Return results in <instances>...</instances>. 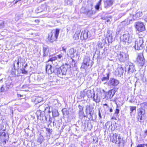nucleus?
<instances>
[{"label": "nucleus", "mask_w": 147, "mask_h": 147, "mask_svg": "<svg viewBox=\"0 0 147 147\" xmlns=\"http://www.w3.org/2000/svg\"><path fill=\"white\" fill-rule=\"evenodd\" d=\"M141 107L138 109L137 113V118L138 121L143 122L145 119V108L147 109V102H145L140 104Z\"/></svg>", "instance_id": "1"}, {"label": "nucleus", "mask_w": 147, "mask_h": 147, "mask_svg": "<svg viewBox=\"0 0 147 147\" xmlns=\"http://www.w3.org/2000/svg\"><path fill=\"white\" fill-rule=\"evenodd\" d=\"M59 33V29H57L55 30H52L48 34V39L51 42H53L56 40Z\"/></svg>", "instance_id": "2"}, {"label": "nucleus", "mask_w": 147, "mask_h": 147, "mask_svg": "<svg viewBox=\"0 0 147 147\" xmlns=\"http://www.w3.org/2000/svg\"><path fill=\"white\" fill-rule=\"evenodd\" d=\"M93 9L92 4L91 3L88 5L87 8L82 7L81 8L80 12L82 13L90 16L94 13V11L92 10Z\"/></svg>", "instance_id": "3"}, {"label": "nucleus", "mask_w": 147, "mask_h": 147, "mask_svg": "<svg viewBox=\"0 0 147 147\" xmlns=\"http://www.w3.org/2000/svg\"><path fill=\"white\" fill-rule=\"evenodd\" d=\"M144 39L143 38L139 37L134 42L133 47L136 50H140L144 47Z\"/></svg>", "instance_id": "4"}, {"label": "nucleus", "mask_w": 147, "mask_h": 147, "mask_svg": "<svg viewBox=\"0 0 147 147\" xmlns=\"http://www.w3.org/2000/svg\"><path fill=\"white\" fill-rule=\"evenodd\" d=\"M25 59L21 57H18L17 59L13 62V66L15 69L16 70L20 68L21 65H23L25 64Z\"/></svg>", "instance_id": "5"}, {"label": "nucleus", "mask_w": 147, "mask_h": 147, "mask_svg": "<svg viewBox=\"0 0 147 147\" xmlns=\"http://www.w3.org/2000/svg\"><path fill=\"white\" fill-rule=\"evenodd\" d=\"M68 65H63L59 68H55V73L57 74L58 76L61 77L66 74L67 68Z\"/></svg>", "instance_id": "6"}, {"label": "nucleus", "mask_w": 147, "mask_h": 147, "mask_svg": "<svg viewBox=\"0 0 147 147\" xmlns=\"http://www.w3.org/2000/svg\"><path fill=\"white\" fill-rule=\"evenodd\" d=\"M85 113L87 115H89V119L93 120V115L94 114V107L92 105H88L85 107Z\"/></svg>", "instance_id": "7"}, {"label": "nucleus", "mask_w": 147, "mask_h": 147, "mask_svg": "<svg viewBox=\"0 0 147 147\" xmlns=\"http://www.w3.org/2000/svg\"><path fill=\"white\" fill-rule=\"evenodd\" d=\"M127 71L128 74H131L136 71L135 66L133 63L130 62H128L126 64L125 67V71Z\"/></svg>", "instance_id": "8"}, {"label": "nucleus", "mask_w": 147, "mask_h": 147, "mask_svg": "<svg viewBox=\"0 0 147 147\" xmlns=\"http://www.w3.org/2000/svg\"><path fill=\"white\" fill-rule=\"evenodd\" d=\"M119 83V80L113 78H111L107 82V85L109 86L114 87L117 86Z\"/></svg>", "instance_id": "9"}, {"label": "nucleus", "mask_w": 147, "mask_h": 147, "mask_svg": "<svg viewBox=\"0 0 147 147\" xmlns=\"http://www.w3.org/2000/svg\"><path fill=\"white\" fill-rule=\"evenodd\" d=\"M92 92V93L91 92V90L88 91L87 96L88 98H93L94 101L96 102H98L100 101V97L98 96L97 94L95 95L94 92Z\"/></svg>", "instance_id": "10"}, {"label": "nucleus", "mask_w": 147, "mask_h": 147, "mask_svg": "<svg viewBox=\"0 0 147 147\" xmlns=\"http://www.w3.org/2000/svg\"><path fill=\"white\" fill-rule=\"evenodd\" d=\"M119 59L120 62H124L129 59V55L127 53L120 52L118 55Z\"/></svg>", "instance_id": "11"}, {"label": "nucleus", "mask_w": 147, "mask_h": 147, "mask_svg": "<svg viewBox=\"0 0 147 147\" xmlns=\"http://www.w3.org/2000/svg\"><path fill=\"white\" fill-rule=\"evenodd\" d=\"M90 32L87 30H85L82 32L80 36V38L82 40H86L88 38L90 39Z\"/></svg>", "instance_id": "12"}, {"label": "nucleus", "mask_w": 147, "mask_h": 147, "mask_svg": "<svg viewBox=\"0 0 147 147\" xmlns=\"http://www.w3.org/2000/svg\"><path fill=\"white\" fill-rule=\"evenodd\" d=\"M121 39L123 44L125 45L126 44L128 45L132 41L131 38L130 37V35L128 33L123 34Z\"/></svg>", "instance_id": "13"}, {"label": "nucleus", "mask_w": 147, "mask_h": 147, "mask_svg": "<svg viewBox=\"0 0 147 147\" xmlns=\"http://www.w3.org/2000/svg\"><path fill=\"white\" fill-rule=\"evenodd\" d=\"M135 26L136 29L139 32H142L145 30V26L142 22H136Z\"/></svg>", "instance_id": "14"}, {"label": "nucleus", "mask_w": 147, "mask_h": 147, "mask_svg": "<svg viewBox=\"0 0 147 147\" xmlns=\"http://www.w3.org/2000/svg\"><path fill=\"white\" fill-rule=\"evenodd\" d=\"M137 61L140 66H143L145 63V60L144 56L142 53L138 54L137 58Z\"/></svg>", "instance_id": "15"}, {"label": "nucleus", "mask_w": 147, "mask_h": 147, "mask_svg": "<svg viewBox=\"0 0 147 147\" xmlns=\"http://www.w3.org/2000/svg\"><path fill=\"white\" fill-rule=\"evenodd\" d=\"M36 114L38 119L42 120L47 121L48 120L47 117L46 116H45V112H42L40 110H37Z\"/></svg>", "instance_id": "16"}, {"label": "nucleus", "mask_w": 147, "mask_h": 147, "mask_svg": "<svg viewBox=\"0 0 147 147\" xmlns=\"http://www.w3.org/2000/svg\"><path fill=\"white\" fill-rule=\"evenodd\" d=\"M113 39L112 32L110 30L108 31L106 35V37L105 38V42L107 40L109 44L111 43L113 41Z\"/></svg>", "instance_id": "17"}, {"label": "nucleus", "mask_w": 147, "mask_h": 147, "mask_svg": "<svg viewBox=\"0 0 147 147\" xmlns=\"http://www.w3.org/2000/svg\"><path fill=\"white\" fill-rule=\"evenodd\" d=\"M46 72L48 74H51L53 73H55V68H52V65L49 64H47L46 67Z\"/></svg>", "instance_id": "18"}, {"label": "nucleus", "mask_w": 147, "mask_h": 147, "mask_svg": "<svg viewBox=\"0 0 147 147\" xmlns=\"http://www.w3.org/2000/svg\"><path fill=\"white\" fill-rule=\"evenodd\" d=\"M115 94V92L113 90H109L106 93L105 98L107 100H110L113 97Z\"/></svg>", "instance_id": "19"}, {"label": "nucleus", "mask_w": 147, "mask_h": 147, "mask_svg": "<svg viewBox=\"0 0 147 147\" xmlns=\"http://www.w3.org/2000/svg\"><path fill=\"white\" fill-rule=\"evenodd\" d=\"M113 0H104V7L108 8L111 6L113 4Z\"/></svg>", "instance_id": "20"}, {"label": "nucleus", "mask_w": 147, "mask_h": 147, "mask_svg": "<svg viewBox=\"0 0 147 147\" xmlns=\"http://www.w3.org/2000/svg\"><path fill=\"white\" fill-rule=\"evenodd\" d=\"M117 141V144L122 145L123 146H124V145L125 143V141L124 138L123 137L122 138L121 136H120V135H119L118 136Z\"/></svg>", "instance_id": "21"}, {"label": "nucleus", "mask_w": 147, "mask_h": 147, "mask_svg": "<svg viewBox=\"0 0 147 147\" xmlns=\"http://www.w3.org/2000/svg\"><path fill=\"white\" fill-rule=\"evenodd\" d=\"M110 75L109 73H107L106 74V76H104L101 78V81L104 82V84H107V81L109 80Z\"/></svg>", "instance_id": "22"}, {"label": "nucleus", "mask_w": 147, "mask_h": 147, "mask_svg": "<svg viewBox=\"0 0 147 147\" xmlns=\"http://www.w3.org/2000/svg\"><path fill=\"white\" fill-rule=\"evenodd\" d=\"M133 14V18L134 20H136L138 19L140 17L142 16V12L140 11H137L135 14Z\"/></svg>", "instance_id": "23"}, {"label": "nucleus", "mask_w": 147, "mask_h": 147, "mask_svg": "<svg viewBox=\"0 0 147 147\" xmlns=\"http://www.w3.org/2000/svg\"><path fill=\"white\" fill-rule=\"evenodd\" d=\"M49 49L47 46H45L43 48V56L45 57L47 56L49 54Z\"/></svg>", "instance_id": "24"}, {"label": "nucleus", "mask_w": 147, "mask_h": 147, "mask_svg": "<svg viewBox=\"0 0 147 147\" xmlns=\"http://www.w3.org/2000/svg\"><path fill=\"white\" fill-rule=\"evenodd\" d=\"M46 9V5L45 4L42 5L41 6L38 7L36 11L37 13L42 12Z\"/></svg>", "instance_id": "25"}, {"label": "nucleus", "mask_w": 147, "mask_h": 147, "mask_svg": "<svg viewBox=\"0 0 147 147\" xmlns=\"http://www.w3.org/2000/svg\"><path fill=\"white\" fill-rule=\"evenodd\" d=\"M119 135H120L115 133L113 136H112L111 138V140L112 142L113 143H116L118 142V138Z\"/></svg>", "instance_id": "26"}, {"label": "nucleus", "mask_w": 147, "mask_h": 147, "mask_svg": "<svg viewBox=\"0 0 147 147\" xmlns=\"http://www.w3.org/2000/svg\"><path fill=\"white\" fill-rule=\"evenodd\" d=\"M105 40L104 39H102L99 40L97 43V46L98 47L102 48L105 45Z\"/></svg>", "instance_id": "27"}, {"label": "nucleus", "mask_w": 147, "mask_h": 147, "mask_svg": "<svg viewBox=\"0 0 147 147\" xmlns=\"http://www.w3.org/2000/svg\"><path fill=\"white\" fill-rule=\"evenodd\" d=\"M44 112H45V116H46L45 115V114L47 113V115L46 116L47 117L48 113V114L49 117V121H50V116L49 115V114L51 113V111L50 110V107L47 105L45 109V111H44Z\"/></svg>", "instance_id": "28"}, {"label": "nucleus", "mask_w": 147, "mask_h": 147, "mask_svg": "<svg viewBox=\"0 0 147 147\" xmlns=\"http://www.w3.org/2000/svg\"><path fill=\"white\" fill-rule=\"evenodd\" d=\"M42 98L40 97L35 96L33 97L32 100L36 103H38L41 102Z\"/></svg>", "instance_id": "29"}, {"label": "nucleus", "mask_w": 147, "mask_h": 147, "mask_svg": "<svg viewBox=\"0 0 147 147\" xmlns=\"http://www.w3.org/2000/svg\"><path fill=\"white\" fill-rule=\"evenodd\" d=\"M75 53V50L74 49L71 48L70 49L67 53V55L71 58L74 57V54Z\"/></svg>", "instance_id": "30"}, {"label": "nucleus", "mask_w": 147, "mask_h": 147, "mask_svg": "<svg viewBox=\"0 0 147 147\" xmlns=\"http://www.w3.org/2000/svg\"><path fill=\"white\" fill-rule=\"evenodd\" d=\"M47 105L45 104H42L39 107V110L42 112H44Z\"/></svg>", "instance_id": "31"}, {"label": "nucleus", "mask_w": 147, "mask_h": 147, "mask_svg": "<svg viewBox=\"0 0 147 147\" xmlns=\"http://www.w3.org/2000/svg\"><path fill=\"white\" fill-rule=\"evenodd\" d=\"M79 116L80 119H82L83 117H86V116L84 115V111H79Z\"/></svg>", "instance_id": "32"}, {"label": "nucleus", "mask_w": 147, "mask_h": 147, "mask_svg": "<svg viewBox=\"0 0 147 147\" xmlns=\"http://www.w3.org/2000/svg\"><path fill=\"white\" fill-rule=\"evenodd\" d=\"M143 77V75L141 74L140 73H137L135 75V78H137V80H138L139 79L142 78Z\"/></svg>", "instance_id": "33"}, {"label": "nucleus", "mask_w": 147, "mask_h": 147, "mask_svg": "<svg viewBox=\"0 0 147 147\" xmlns=\"http://www.w3.org/2000/svg\"><path fill=\"white\" fill-rule=\"evenodd\" d=\"M120 107L118 105L117 106V108L115 110V112L114 114V115L116 116L117 117L118 114L119 113L120 111Z\"/></svg>", "instance_id": "34"}, {"label": "nucleus", "mask_w": 147, "mask_h": 147, "mask_svg": "<svg viewBox=\"0 0 147 147\" xmlns=\"http://www.w3.org/2000/svg\"><path fill=\"white\" fill-rule=\"evenodd\" d=\"M80 36V34L79 32H76L74 34L73 37L74 38L75 40H78L79 38V37Z\"/></svg>", "instance_id": "35"}, {"label": "nucleus", "mask_w": 147, "mask_h": 147, "mask_svg": "<svg viewBox=\"0 0 147 147\" xmlns=\"http://www.w3.org/2000/svg\"><path fill=\"white\" fill-rule=\"evenodd\" d=\"M8 136H7L6 138H3V140H1V144L3 145L4 146L6 143L7 141H8Z\"/></svg>", "instance_id": "36"}, {"label": "nucleus", "mask_w": 147, "mask_h": 147, "mask_svg": "<svg viewBox=\"0 0 147 147\" xmlns=\"http://www.w3.org/2000/svg\"><path fill=\"white\" fill-rule=\"evenodd\" d=\"M90 60L89 59H85L84 60V65H85L86 66H89L90 65Z\"/></svg>", "instance_id": "37"}, {"label": "nucleus", "mask_w": 147, "mask_h": 147, "mask_svg": "<svg viewBox=\"0 0 147 147\" xmlns=\"http://www.w3.org/2000/svg\"><path fill=\"white\" fill-rule=\"evenodd\" d=\"M130 115H132V113L134 111H136V107L135 106H130Z\"/></svg>", "instance_id": "38"}, {"label": "nucleus", "mask_w": 147, "mask_h": 147, "mask_svg": "<svg viewBox=\"0 0 147 147\" xmlns=\"http://www.w3.org/2000/svg\"><path fill=\"white\" fill-rule=\"evenodd\" d=\"M102 0H100L97 4L95 6V8L96 10H98L99 8L100 5L101 4V2Z\"/></svg>", "instance_id": "39"}, {"label": "nucleus", "mask_w": 147, "mask_h": 147, "mask_svg": "<svg viewBox=\"0 0 147 147\" xmlns=\"http://www.w3.org/2000/svg\"><path fill=\"white\" fill-rule=\"evenodd\" d=\"M118 71L119 74H123V73L124 69L123 68L121 67H119L118 68Z\"/></svg>", "instance_id": "40"}, {"label": "nucleus", "mask_w": 147, "mask_h": 147, "mask_svg": "<svg viewBox=\"0 0 147 147\" xmlns=\"http://www.w3.org/2000/svg\"><path fill=\"white\" fill-rule=\"evenodd\" d=\"M98 116L99 117L100 119H101L102 118V116H104V117L105 116V115H104L103 112L102 111H101L100 110H98Z\"/></svg>", "instance_id": "41"}, {"label": "nucleus", "mask_w": 147, "mask_h": 147, "mask_svg": "<svg viewBox=\"0 0 147 147\" xmlns=\"http://www.w3.org/2000/svg\"><path fill=\"white\" fill-rule=\"evenodd\" d=\"M44 137L43 136L40 135L38 139V142H39L40 144L44 140Z\"/></svg>", "instance_id": "42"}, {"label": "nucleus", "mask_w": 147, "mask_h": 147, "mask_svg": "<svg viewBox=\"0 0 147 147\" xmlns=\"http://www.w3.org/2000/svg\"><path fill=\"white\" fill-rule=\"evenodd\" d=\"M57 59V57L54 56L50 58L48 60L47 62L49 61H51L53 62V61H55Z\"/></svg>", "instance_id": "43"}, {"label": "nucleus", "mask_w": 147, "mask_h": 147, "mask_svg": "<svg viewBox=\"0 0 147 147\" xmlns=\"http://www.w3.org/2000/svg\"><path fill=\"white\" fill-rule=\"evenodd\" d=\"M52 113L53 117H56L59 115L58 112L56 110L52 111Z\"/></svg>", "instance_id": "44"}, {"label": "nucleus", "mask_w": 147, "mask_h": 147, "mask_svg": "<svg viewBox=\"0 0 147 147\" xmlns=\"http://www.w3.org/2000/svg\"><path fill=\"white\" fill-rule=\"evenodd\" d=\"M65 4L66 5H71L72 2L73 0H65Z\"/></svg>", "instance_id": "45"}, {"label": "nucleus", "mask_w": 147, "mask_h": 147, "mask_svg": "<svg viewBox=\"0 0 147 147\" xmlns=\"http://www.w3.org/2000/svg\"><path fill=\"white\" fill-rule=\"evenodd\" d=\"M0 136L1 137H4L3 138H6V137L8 136H7L5 133L4 132H0Z\"/></svg>", "instance_id": "46"}, {"label": "nucleus", "mask_w": 147, "mask_h": 147, "mask_svg": "<svg viewBox=\"0 0 147 147\" xmlns=\"http://www.w3.org/2000/svg\"><path fill=\"white\" fill-rule=\"evenodd\" d=\"M110 18V19L111 18V17H109L108 16H102L101 17V19L103 20H106L107 18Z\"/></svg>", "instance_id": "47"}, {"label": "nucleus", "mask_w": 147, "mask_h": 147, "mask_svg": "<svg viewBox=\"0 0 147 147\" xmlns=\"http://www.w3.org/2000/svg\"><path fill=\"white\" fill-rule=\"evenodd\" d=\"M78 107L79 109V111H84L83 107L80 105H79L78 106Z\"/></svg>", "instance_id": "48"}, {"label": "nucleus", "mask_w": 147, "mask_h": 147, "mask_svg": "<svg viewBox=\"0 0 147 147\" xmlns=\"http://www.w3.org/2000/svg\"><path fill=\"white\" fill-rule=\"evenodd\" d=\"M25 69L22 68L21 69L22 72V74H26L27 73L28 71Z\"/></svg>", "instance_id": "49"}, {"label": "nucleus", "mask_w": 147, "mask_h": 147, "mask_svg": "<svg viewBox=\"0 0 147 147\" xmlns=\"http://www.w3.org/2000/svg\"><path fill=\"white\" fill-rule=\"evenodd\" d=\"M5 91V88L3 86V85L1 86L0 88V92H3Z\"/></svg>", "instance_id": "50"}, {"label": "nucleus", "mask_w": 147, "mask_h": 147, "mask_svg": "<svg viewBox=\"0 0 147 147\" xmlns=\"http://www.w3.org/2000/svg\"><path fill=\"white\" fill-rule=\"evenodd\" d=\"M86 94V93L84 92H81L80 94V96H81V98H84L85 96V95Z\"/></svg>", "instance_id": "51"}, {"label": "nucleus", "mask_w": 147, "mask_h": 147, "mask_svg": "<svg viewBox=\"0 0 147 147\" xmlns=\"http://www.w3.org/2000/svg\"><path fill=\"white\" fill-rule=\"evenodd\" d=\"M4 26V22H2L0 24V28L2 29L3 28Z\"/></svg>", "instance_id": "52"}, {"label": "nucleus", "mask_w": 147, "mask_h": 147, "mask_svg": "<svg viewBox=\"0 0 147 147\" xmlns=\"http://www.w3.org/2000/svg\"><path fill=\"white\" fill-rule=\"evenodd\" d=\"M46 131H47V133L49 134H51L52 131L51 129L49 128H47L46 129Z\"/></svg>", "instance_id": "53"}, {"label": "nucleus", "mask_w": 147, "mask_h": 147, "mask_svg": "<svg viewBox=\"0 0 147 147\" xmlns=\"http://www.w3.org/2000/svg\"><path fill=\"white\" fill-rule=\"evenodd\" d=\"M144 144H139L137 145L136 147H144Z\"/></svg>", "instance_id": "54"}, {"label": "nucleus", "mask_w": 147, "mask_h": 147, "mask_svg": "<svg viewBox=\"0 0 147 147\" xmlns=\"http://www.w3.org/2000/svg\"><path fill=\"white\" fill-rule=\"evenodd\" d=\"M123 28H124L123 27H122L121 28H119L118 29V31H119V32H122L123 30Z\"/></svg>", "instance_id": "55"}, {"label": "nucleus", "mask_w": 147, "mask_h": 147, "mask_svg": "<svg viewBox=\"0 0 147 147\" xmlns=\"http://www.w3.org/2000/svg\"><path fill=\"white\" fill-rule=\"evenodd\" d=\"M28 65L27 63H26L25 65H24V64L23 65H22V68L25 69H26V67Z\"/></svg>", "instance_id": "56"}, {"label": "nucleus", "mask_w": 147, "mask_h": 147, "mask_svg": "<svg viewBox=\"0 0 147 147\" xmlns=\"http://www.w3.org/2000/svg\"><path fill=\"white\" fill-rule=\"evenodd\" d=\"M57 57L59 59H61L63 56L61 54H59V55H57Z\"/></svg>", "instance_id": "57"}, {"label": "nucleus", "mask_w": 147, "mask_h": 147, "mask_svg": "<svg viewBox=\"0 0 147 147\" xmlns=\"http://www.w3.org/2000/svg\"><path fill=\"white\" fill-rule=\"evenodd\" d=\"M109 122L108 121L105 123V126L107 128V126L109 124Z\"/></svg>", "instance_id": "58"}, {"label": "nucleus", "mask_w": 147, "mask_h": 147, "mask_svg": "<svg viewBox=\"0 0 147 147\" xmlns=\"http://www.w3.org/2000/svg\"><path fill=\"white\" fill-rule=\"evenodd\" d=\"M18 95V98L21 97H23V95H22L20 94H17Z\"/></svg>", "instance_id": "59"}, {"label": "nucleus", "mask_w": 147, "mask_h": 147, "mask_svg": "<svg viewBox=\"0 0 147 147\" xmlns=\"http://www.w3.org/2000/svg\"><path fill=\"white\" fill-rule=\"evenodd\" d=\"M85 65L84 63V64L82 65L81 67V68L84 69L85 68Z\"/></svg>", "instance_id": "60"}, {"label": "nucleus", "mask_w": 147, "mask_h": 147, "mask_svg": "<svg viewBox=\"0 0 147 147\" xmlns=\"http://www.w3.org/2000/svg\"><path fill=\"white\" fill-rule=\"evenodd\" d=\"M111 119H115V120H117V119H116V117L115 116H113V117H112Z\"/></svg>", "instance_id": "61"}, {"label": "nucleus", "mask_w": 147, "mask_h": 147, "mask_svg": "<svg viewBox=\"0 0 147 147\" xmlns=\"http://www.w3.org/2000/svg\"><path fill=\"white\" fill-rule=\"evenodd\" d=\"M120 32H119V31H118V30L117 31L116 33V35H118L119 34V33Z\"/></svg>", "instance_id": "62"}, {"label": "nucleus", "mask_w": 147, "mask_h": 147, "mask_svg": "<svg viewBox=\"0 0 147 147\" xmlns=\"http://www.w3.org/2000/svg\"><path fill=\"white\" fill-rule=\"evenodd\" d=\"M109 18H107V19L106 20H107L106 22H110V20L109 19Z\"/></svg>", "instance_id": "63"}, {"label": "nucleus", "mask_w": 147, "mask_h": 147, "mask_svg": "<svg viewBox=\"0 0 147 147\" xmlns=\"http://www.w3.org/2000/svg\"><path fill=\"white\" fill-rule=\"evenodd\" d=\"M145 137H146V136H147V129L146 130V131H145Z\"/></svg>", "instance_id": "64"}]
</instances>
